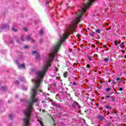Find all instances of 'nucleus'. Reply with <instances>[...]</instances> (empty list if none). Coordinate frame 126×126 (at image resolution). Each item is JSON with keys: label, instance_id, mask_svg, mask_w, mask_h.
<instances>
[{"label": "nucleus", "instance_id": "obj_1", "mask_svg": "<svg viewBox=\"0 0 126 126\" xmlns=\"http://www.w3.org/2000/svg\"><path fill=\"white\" fill-rule=\"evenodd\" d=\"M36 117L37 118V122H39L40 126H44V125L43 124V122H42V119L38 117L37 115L36 116Z\"/></svg>", "mask_w": 126, "mask_h": 126}, {"label": "nucleus", "instance_id": "obj_2", "mask_svg": "<svg viewBox=\"0 0 126 126\" xmlns=\"http://www.w3.org/2000/svg\"><path fill=\"white\" fill-rule=\"evenodd\" d=\"M27 41H31V42H35V40L32 39V37H31L30 35L27 36Z\"/></svg>", "mask_w": 126, "mask_h": 126}, {"label": "nucleus", "instance_id": "obj_3", "mask_svg": "<svg viewBox=\"0 0 126 126\" xmlns=\"http://www.w3.org/2000/svg\"><path fill=\"white\" fill-rule=\"evenodd\" d=\"M79 107V104L77 103V102L74 101L73 104H72V107L73 108H75L76 107Z\"/></svg>", "mask_w": 126, "mask_h": 126}, {"label": "nucleus", "instance_id": "obj_4", "mask_svg": "<svg viewBox=\"0 0 126 126\" xmlns=\"http://www.w3.org/2000/svg\"><path fill=\"white\" fill-rule=\"evenodd\" d=\"M33 55H35L36 59H38L40 57V55H39V53H37V51H32Z\"/></svg>", "mask_w": 126, "mask_h": 126}, {"label": "nucleus", "instance_id": "obj_5", "mask_svg": "<svg viewBox=\"0 0 126 126\" xmlns=\"http://www.w3.org/2000/svg\"><path fill=\"white\" fill-rule=\"evenodd\" d=\"M50 102H51L52 106H54V107H57V104L56 103V102L53 101L52 99H50Z\"/></svg>", "mask_w": 126, "mask_h": 126}, {"label": "nucleus", "instance_id": "obj_6", "mask_svg": "<svg viewBox=\"0 0 126 126\" xmlns=\"http://www.w3.org/2000/svg\"><path fill=\"white\" fill-rule=\"evenodd\" d=\"M18 68L21 69V68H25V64H22L21 65H18Z\"/></svg>", "mask_w": 126, "mask_h": 126}, {"label": "nucleus", "instance_id": "obj_7", "mask_svg": "<svg viewBox=\"0 0 126 126\" xmlns=\"http://www.w3.org/2000/svg\"><path fill=\"white\" fill-rule=\"evenodd\" d=\"M98 119L100 120V121H103V120H104V117L103 116L99 115L98 116Z\"/></svg>", "mask_w": 126, "mask_h": 126}, {"label": "nucleus", "instance_id": "obj_8", "mask_svg": "<svg viewBox=\"0 0 126 126\" xmlns=\"http://www.w3.org/2000/svg\"><path fill=\"white\" fill-rule=\"evenodd\" d=\"M63 76L64 77H65V78H66L67 77V72H66L64 73Z\"/></svg>", "mask_w": 126, "mask_h": 126}, {"label": "nucleus", "instance_id": "obj_9", "mask_svg": "<svg viewBox=\"0 0 126 126\" xmlns=\"http://www.w3.org/2000/svg\"><path fill=\"white\" fill-rule=\"evenodd\" d=\"M106 109H109V110H112V107L110 106H105Z\"/></svg>", "mask_w": 126, "mask_h": 126}, {"label": "nucleus", "instance_id": "obj_10", "mask_svg": "<svg viewBox=\"0 0 126 126\" xmlns=\"http://www.w3.org/2000/svg\"><path fill=\"white\" fill-rule=\"evenodd\" d=\"M120 48H124V47H125V45H124V42L120 44Z\"/></svg>", "mask_w": 126, "mask_h": 126}, {"label": "nucleus", "instance_id": "obj_11", "mask_svg": "<svg viewBox=\"0 0 126 126\" xmlns=\"http://www.w3.org/2000/svg\"><path fill=\"white\" fill-rule=\"evenodd\" d=\"M6 27H8V26L7 25H3V26L1 28L2 29H3V28H6Z\"/></svg>", "mask_w": 126, "mask_h": 126}, {"label": "nucleus", "instance_id": "obj_12", "mask_svg": "<svg viewBox=\"0 0 126 126\" xmlns=\"http://www.w3.org/2000/svg\"><path fill=\"white\" fill-rule=\"evenodd\" d=\"M110 90H111V89H110V88H106V89H105V91H106V92H109V91H110Z\"/></svg>", "mask_w": 126, "mask_h": 126}, {"label": "nucleus", "instance_id": "obj_13", "mask_svg": "<svg viewBox=\"0 0 126 126\" xmlns=\"http://www.w3.org/2000/svg\"><path fill=\"white\" fill-rule=\"evenodd\" d=\"M9 119H10V120H12V119H13V115H12V114H11V115H9Z\"/></svg>", "mask_w": 126, "mask_h": 126}, {"label": "nucleus", "instance_id": "obj_14", "mask_svg": "<svg viewBox=\"0 0 126 126\" xmlns=\"http://www.w3.org/2000/svg\"><path fill=\"white\" fill-rule=\"evenodd\" d=\"M101 31V30H100V29H97L95 31V32L96 33H99V34H100V32Z\"/></svg>", "mask_w": 126, "mask_h": 126}, {"label": "nucleus", "instance_id": "obj_15", "mask_svg": "<svg viewBox=\"0 0 126 126\" xmlns=\"http://www.w3.org/2000/svg\"><path fill=\"white\" fill-rule=\"evenodd\" d=\"M119 43V42H118V40H115V41H114V43H115V45H116V46H118V43Z\"/></svg>", "mask_w": 126, "mask_h": 126}, {"label": "nucleus", "instance_id": "obj_16", "mask_svg": "<svg viewBox=\"0 0 126 126\" xmlns=\"http://www.w3.org/2000/svg\"><path fill=\"white\" fill-rule=\"evenodd\" d=\"M12 31H13V32H16V31H17V30L14 29V28H12Z\"/></svg>", "mask_w": 126, "mask_h": 126}, {"label": "nucleus", "instance_id": "obj_17", "mask_svg": "<svg viewBox=\"0 0 126 126\" xmlns=\"http://www.w3.org/2000/svg\"><path fill=\"white\" fill-rule=\"evenodd\" d=\"M39 34H40V35H42L43 34V30H41L39 31Z\"/></svg>", "mask_w": 126, "mask_h": 126}, {"label": "nucleus", "instance_id": "obj_18", "mask_svg": "<svg viewBox=\"0 0 126 126\" xmlns=\"http://www.w3.org/2000/svg\"><path fill=\"white\" fill-rule=\"evenodd\" d=\"M109 61V58H105L104 59V62L105 63H107V62H108Z\"/></svg>", "mask_w": 126, "mask_h": 126}, {"label": "nucleus", "instance_id": "obj_19", "mask_svg": "<svg viewBox=\"0 0 126 126\" xmlns=\"http://www.w3.org/2000/svg\"><path fill=\"white\" fill-rule=\"evenodd\" d=\"M119 80H121L122 81V78H117L116 79V81H119Z\"/></svg>", "mask_w": 126, "mask_h": 126}, {"label": "nucleus", "instance_id": "obj_20", "mask_svg": "<svg viewBox=\"0 0 126 126\" xmlns=\"http://www.w3.org/2000/svg\"><path fill=\"white\" fill-rule=\"evenodd\" d=\"M119 91H123L124 90V89H123L122 88H119Z\"/></svg>", "mask_w": 126, "mask_h": 126}, {"label": "nucleus", "instance_id": "obj_21", "mask_svg": "<svg viewBox=\"0 0 126 126\" xmlns=\"http://www.w3.org/2000/svg\"><path fill=\"white\" fill-rule=\"evenodd\" d=\"M28 48H29V46H24V49H28Z\"/></svg>", "mask_w": 126, "mask_h": 126}, {"label": "nucleus", "instance_id": "obj_22", "mask_svg": "<svg viewBox=\"0 0 126 126\" xmlns=\"http://www.w3.org/2000/svg\"><path fill=\"white\" fill-rule=\"evenodd\" d=\"M20 81H25V79L24 78H23L20 79Z\"/></svg>", "mask_w": 126, "mask_h": 126}, {"label": "nucleus", "instance_id": "obj_23", "mask_svg": "<svg viewBox=\"0 0 126 126\" xmlns=\"http://www.w3.org/2000/svg\"><path fill=\"white\" fill-rule=\"evenodd\" d=\"M56 107H58V108H61V105L57 104Z\"/></svg>", "mask_w": 126, "mask_h": 126}, {"label": "nucleus", "instance_id": "obj_24", "mask_svg": "<svg viewBox=\"0 0 126 126\" xmlns=\"http://www.w3.org/2000/svg\"><path fill=\"white\" fill-rule=\"evenodd\" d=\"M15 83H16V84H19V82H18V81H16L15 82Z\"/></svg>", "mask_w": 126, "mask_h": 126}, {"label": "nucleus", "instance_id": "obj_25", "mask_svg": "<svg viewBox=\"0 0 126 126\" xmlns=\"http://www.w3.org/2000/svg\"><path fill=\"white\" fill-rule=\"evenodd\" d=\"M112 83V84H113V85H115L116 82H115L114 81H113Z\"/></svg>", "mask_w": 126, "mask_h": 126}, {"label": "nucleus", "instance_id": "obj_26", "mask_svg": "<svg viewBox=\"0 0 126 126\" xmlns=\"http://www.w3.org/2000/svg\"><path fill=\"white\" fill-rule=\"evenodd\" d=\"M21 40L22 41H24V39H23V35H22Z\"/></svg>", "mask_w": 126, "mask_h": 126}, {"label": "nucleus", "instance_id": "obj_27", "mask_svg": "<svg viewBox=\"0 0 126 126\" xmlns=\"http://www.w3.org/2000/svg\"><path fill=\"white\" fill-rule=\"evenodd\" d=\"M23 30H24L25 31H27V29H26V28H23Z\"/></svg>", "mask_w": 126, "mask_h": 126}, {"label": "nucleus", "instance_id": "obj_28", "mask_svg": "<svg viewBox=\"0 0 126 126\" xmlns=\"http://www.w3.org/2000/svg\"><path fill=\"white\" fill-rule=\"evenodd\" d=\"M40 43H43V39H40L39 40Z\"/></svg>", "mask_w": 126, "mask_h": 126}, {"label": "nucleus", "instance_id": "obj_29", "mask_svg": "<svg viewBox=\"0 0 126 126\" xmlns=\"http://www.w3.org/2000/svg\"><path fill=\"white\" fill-rule=\"evenodd\" d=\"M22 89H23V90H27V88H22Z\"/></svg>", "mask_w": 126, "mask_h": 126}, {"label": "nucleus", "instance_id": "obj_30", "mask_svg": "<svg viewBox=\"0 0 126 126\" xmlns=\"http://www.w3.org/2000/svg\"><path fill=\"white\" fill-rule=\"evenodd\" d=\"M73 85H76V83H75V82H74L73 83Z\"/></svg>", "mask_w": 126, "mask_h": 126}, {"label": "nucleus", "instance_id": "obj_31", "mask_svg": "<svg viewBox=\"0 0 126 126\" xmlns=\"http://www.w3.org/2000/svg\"><path fill=\"white\" fill-rule=\"evenodd\" d=\"M88 59H89V61H92V59H91V58L89 57Z\"/></svg>", "mask_w": 126, "mask_h": 126}, {"label": "nucleus", "instance_id": "obj_32", "mask_svg": "<svg viewBox=\"0 0 126 126\" xmlns=\"http://www.w3.org/2000/svg\"><path fill=\"white\" fill-rule=\"evenodd\" d=\"M106 98H110V95H106Z\"/></svg>", "mask_w": 126, "mask_h": 126}, {"label": "nucleus", "instance_id": "obj_33", "mask_svg": "<svg viewBox=\"0 0 126 126\" xmlns=\"http://www.w3.org/2000/svg\"><path fill=\"white\" fill-rule=\"evenodd\" d=\"M34 71H35V70H34V69H32V72H34Z\"/></svg>", "mask_w": 126, "mask_h": 126}, {"label": "nucleus", "instance_id": "obj_34", "mask_svg": "<svg viewBox=\"0 0 126 126\" xmlns=\"http://www.w3.org/2000/svg\"><path fill=\"white\" fill-rule=\"evenodd\" d=\"M23 101H25L24 99H21V102H23Z\"/></svg>", "mask_w": 126, "mask_h": 126}, {"label": "nucleus", "instance_id": "obj_35", "mask_svg": "<svg viewBox=\"0 0 126 126\" xmlns=\"http://www.w3.org/2000/svg\"><path fill=\"white\" fill-rule=\"evenodd\" d=\"M42 112H43V113H45V112H46V110H42Z\"/></svg>", "mask_w": 126, "mask_h": 126}, {"label": "nucleus", "instance_id": "obj_36", "mask_svg": "<svg viewBox=\"0 0 126 126\" xmlns=\"http://www.w3.org/2000/svg\"><path fill=\"white\" fill-rule=\"evenodd\" d=\"M46 4H49V1L46 2Z\"/></svg>", "mask_w": 126, "mask_h": 126}, {"label": "nucleus", "instance_id": "obj_37", "mask_svg": "<svg viewBox=\"0 0 126 126\" xmlns=\"http://www.w3.org/2000/svg\"><path fill=\"white\" fill-rule=\"evenodd\" d=\"M88 68H90V66H89V65H88Z\"/></svg>", "mask_w": 126, "mask_h": 126}, {"label": "nucleus", "instance_id": "obj_38", "mask_svg": "<svg viewBox=\"0 0 126 126\" xmlns=\"http://www.w3.org/2000/svg\"><path fill=\"white\" fill-rule=\"evenodd\" d=\"M18 95H16V98H18Z\"/></svg>", "mask_w": 126, "mask_h": 126}, {"label": "nucleus", "instance_id": "obj_39", "mask_svg": "<svg viewBox=\"0 0 126 126\" xmlns=\"http://www.w3.org/2000/svg\"><path fill=\"white\" fill-rule=\"evenodd\" d=\"M112 101H115V99L112 98Z\"/></svg>", "mask_w": 126, "mask_h": 126}, {"label": "nucleus", "instance_id": "obj_40", "mask_svg": "<svg viewBox=\"0 0 126 126\" xmlns=\"http://www.w3.org/2000/svg\"><path fill=\"white\" fill-rule=\"evenodd\" d=\"M8 103H11V102L10 100H9V101H8Z\"/></svg>", "mask_w": 126, "mask_h": 126}, {"label": "nucleus", "instance_id": "obj_41", "mask_svg": "<svg viewBox=\"0 0 126 126\" xmlns=\"http://www.w3.org/2000/svg\"><path fill=\"white\" fill-rule=\"evenodd\" d=\"M17 43H19V40H17Z\"/></svg>", "mask_w": 126, "mask_h": 126}, {"label": "nucleus", "instance_id": "obj_42", "mask_svg": "<svg viewBox=\"0 0 126 126\" xmlns=\"http://www.w3.org/2000/svg\"><path fill=\"white\" fill-rule=\"evenodd\" d=\"M114 91H115V92H117V91H116V89H114Z\"/></svg>", "mask_w": 126, "mask_h": 126}, {"label": "nucleus", "instance_id": "obj_43", "mask_svg": "<svg viewBox=\"0 0 126 126\" xmlns=\"http://www.w3.org/2000/svg\"><path fill=\"white\" fill-rule=\"evenodd\" d=\"M110 94H113V93H111Z\"/></svg>", "mask_w": 126, "mask_h": 126}, {"label": "nucleus", "instance_id": "obj_44", "mask_svg": "<svg viewBox=\"0 0 126 126\" xmlns=\"http://www.w3.org/2000/svg\"><path fill=\"white\" fill-rule=\"evenodd\" d=\"M2 88L3 89V88H4V87H2Z\"/></svg>", "mask_w": 126, "mask_h": 126}, {"label": "nucleus", "instance_id": "obj_45", "mask_svg": "<svg viewBox=\"0 0 126 126\" xmlns=\"http://www.w3.org/2000/svg\"><path fill=\"white\" fill-rule=\"evenodd\" d=\"M109 82H111V81H109Z\"/></svg>", "mask_w": 126, "mask_h": 126}, {"label": "nucleus", "instance_id": "obj_46", "mask_svg": "<svg viewBox=\"0 0 126 126\" xmlns=\"http://www.w3.org/2000/svg\"><path fill=\"white\" fill-rule=\"evenodd\" d=\"M40 92H42V91H41V90H40Z\"/></svg>", "mask_w": 126, "mask_h": 126}, {"label": "nucleus", "instance_id": "obj_47", "mask_svg": "<svg viewBox=\"0 0 126 126\" xmlns=\"http://www.w3.org/2000/svg\"><path fill=\"white\" fill-rule=\"evenodd\" d=\"M69 96H70V94H69Z\"/></svg>", "mask_w": 126, "mask_h": 126}, {"label": "nucleus", "instance_id": "obj_48", "mask_svg": "<svg viewBox=\"0 0 126 126\" xmlns=\"http://www.w3.org/2000/svg\"><path fill=\"white\" fill-rule=\"evenodd\" d=\"M55 126H56V125H54Z\"/></svg>", "mask_w": 126, "mask_h": 126}]
</instances>
